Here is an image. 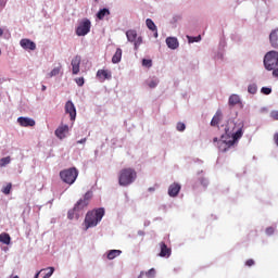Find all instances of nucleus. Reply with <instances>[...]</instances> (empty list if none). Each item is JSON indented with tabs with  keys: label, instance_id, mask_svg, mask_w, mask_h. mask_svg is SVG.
Instances as JSON below:
<instances>
[{
	"label": "nucleus",
	"instance_id": "49530a36",
	"mask_svg": "<svg viewBox=\"0 0 278 278\" xmlns=\"http://www.w3.org/2000/svg\"><path fill=\"white\" fill-rule=\"evenodd\" d=\"M154 38H157V30H154Z\"/></svg>",
	"mask_w": 278,
	"mask_h": 278
},
{
	"label": "nucleus",
	"instance_id": "393cba45",
	"mask_svg": "<svg viewBox=\"0 0 278 278\" xmlns=\"http://www.w3.org/2000/svg\"><path fill=\"white\" fill-rule=\"evenodd\" d=\"M123 252L121 250H111L108 253V260H115V257H118Z\"/></svg>",
	"mask_w": 278,
	"mask_h": 278
},
{
	"label": "nucleus",
	"instance_id": "6ab92c4d",
	"mask_svg": "<svg viewBox=\"0 0 278 278\" xmlns=\"http://www.w3.org/2000/svg\"><path fill=\"white\" fill-rule=\"evenodd\" d=\"M160 247H161L160 257H170L172 251L168 248V245H166V243L164 242H161Z\"/></svg>",
	"mask_w": 278,
	"mask_h": 278
},
{
	"label": "nucleus",
	"instance_id": "ea45409f",
	"mask_svg": "<svg viewBox=\"0 0 278 278\" xmlns=\"http://www.w3.org/2000/svg\"><path fill=\"white\" fill-rule=\"evenodd\" d=\"M266 233H267V236H273V233H275V228H273V227L266 228Z\"/></svg>",
	"mask_w": 278,
	"mask_h": 278
},
{
	"label": "nucleus",
	"instance_id": "58836bf2",
	"mask_svg": "<svg viewBox=\"0 0 278 278\" xmlns=\"http://www.w3.org/2000/svg\"><path fill=\"white\" fill-rule=\"evenodd\" d=\"M245 266H255V261H253V258H249L247 262H245Z\"/></svg>",
	"mask_w": 278,
	"mask_h": 278
},
{
	"label": "nucleus",
	"instance_id": "39448f33",
	"mask_svg": "<svg viewBox=\"0 0 278 278\" xmlns=\"http://www.w3.org/2000/svg\"><path fill=\"white\" fill-rule=\"evenodd\" d=\"M264 66L266 71H275L278 66V52L269 51L264 58Z\"/></svg>",
	"mask_w": 278,
	"mask_h": 278
},
{
	"label": "nucleus",
	"instance_id": "4468645a",
	"mask_svg": "<svg viewBox=\"0 0 278 278\" xmlns=\"http://www.w3.org/2000/svg\"><path fill=\"white\" fill-rule=\"evenodd\" d=\"M17 123L21 125V127H34L36 126V121L29 117H18Z\"/></svg>",
	"mask_w": 278,
	"mask_h": 278
},
{
	"label": "nucleus",
	"instance_id": "dca6fc26",
	"mask_svg": "<svg viewBox=\"0 0 278 278\" xmlns=\"http://www.w3.org/2000/svg\"><path fill=\"white\" fill-rule=\"evenodd\" d=\"M220 121H223V111L217 110L211 121V127H217V125L220 123Z\"/></svg>",
	"mask_w": 278,
	"mask_h": 278
},
{
	"label": "nucleus",
	"instance_id": "f3484780",
	"mask_svg": "<svg viewBox=\"0 0 278 278\" xmlns=\"http://www.w3.org/2000/svg\"><path fill=\"white\" fill-rule=\"evenodd\" d=\"M269 42L274 49H278V28L270 33Z\"/></svg>",
	"mask_w": 278,
	"mask_h": 278
},
{
	"label": "nucleus",
	"instance_id": "f03ea898",
	"mask_svg": "<svg viewBox=\"0 0 278 278\" xmlns=\"http://www.w3.org/2000/svg\"><path fill=\"white\" fill-rule=\"evenodd\" d=\"M103 216H105V208L103 207L89 211L85 217L86 230L90 229V227H97V225H99L103 219Z\"/></svg>",
	"mask_w": 278,
	"mask_h": 278
},
{
	"label": "nucleus",
	"instance_id": "603ef678",
	"mask_svg": "<svg viewBox=\"0 0 278 278\" xmlns=\"http://www.w3.org/2000/svg\"><path fill=\"white\" fill-rule=\"evenodd\" d=\"M11 278H18V276H13V277H11Z\"/></svg>",
	"mask_w": 278,
	"mask_h": 278
},
{
	"label": "nucleus",
	"instance_id": "5701e85b",
	"mask_svg": "<svg viewBox=\"0 0 278 278\" xmlns=\"http://www.w3.org/2000/svg\"><path fill=\"white\" fill-rule=\"evenodd\" d=\"M11 240L12 238L7 232L0 233V242H2V244H10Z\"/></svg>",
	"mask_w": 278,
	"mask_h": 278
},
{
	"label": "nucleus",
	"instance_id": "f8f14e48",
	"mask_svg": "<svg viewBox=\"0 0 278 278\" xmlns=\"http://www.w3.org/2000/svg\"><path fill=\"white\" fill-rule=\"evenodd\" d=\"M20 45L23 49H25L26 51H36V43L29 39H22L20 41Z\"/></svg>",
	"mask_w": 278,
	"mask_h": 278
},
{
	"label": "nucleus",
	"instance_id": "6e6552de",
	"mask_svg": "<svg viewBox=\"0 0 278 278\" xmlns=\"http://www.w3.org/2000/svg\"><path fill=\"white\" fill-rule=\"evenodd\" d=\"M126 38L128 42H134L136 51L142 45V37H138V31L136 29H129L126 31Z\"/></svg>",
	"mask_w": 278,
	"mask_h": 278
},
{
	"label": "nucleus",
	"instance_id": "8fccbe9b",
	"mask_svg": "<svg viewBox=\"0 0 278 278\" xmlns=\"http://www.w3.org/2000/svg\"><path fill=\"white\" fill-rule=\"evenodd\" d=\"M143 275H144V274H142V273H141V274L139 275V277H138V278H142V277H143Z\"/></svg>",
	"mask_w": 278,
	"mask_h": 278
},
{
	"label": "nucleus",
	"instance_id": "f704fd0d",
	"mask_svg": "<svg viewBox=\"0 0 278 278\" xmlns=\"http://www.w3.org/2000/svg\"><path fill=\"white\" fill-rule=\"evenodd\" d=\"M261 92H262L263 94H270V92H273V89H271V88H268V87H263V88L261 89Z\"/></svg>",
	"mask_w": 278,
	"mask_h": 278
},
{
	"label": "nucleus",
	"instance_id": "7ed1b4c3",
	"mask_svg": "<svg viewBox=\"0 0 278 278\" xmlns=\"http://www.w3.org/2000/svg\"><path fill=\"white\" fill-rule=\"evenodd\" d=\"M138 177V173H136V169L131 167H126L121 169L118 175V184L119 186L127 187L131 186L136 181V178Z\"/></svg>",
	"mask_w": 278,
	"mask_h": 278
},
{
	"label": "nucleus",
	"instance_id": "a211bd4d",
	"mask_svg": "<svg viewBox=\"0 0 278 278\" xmlns=\"http://www.w3.org/2000/svg\"><path fill=\"white\" fill-rule=\"evenodd\" d=\"M166 45L168 49H178L179 48V41L175 37H167L166 38Z\"/></svg>",
	"mask_w": 278,
	"mask_h": 278
},
{
	"label": "nucleus",
	"instance_id": "0eeeda50",
	"mask_svg": "<svg viewBox=\"0 0 278 278\" xmlns=\"http://www.w3.org/2000/svg\"><path fill=\"white\" fill-rule=\"evenodd\" d=\"M92 27V23L88 18H84L76 28L77 36H88L90 34V28Z\"/></svg>",
	"mask_w": 278,
	"mask_h": 278
},
{
	"label": "nucleus",
	"instance_id": "9d476101",
	"mask_svg": "<svg viewBox=\"0 0 278 278\" xmlns=\"http://www.w3.org/2000/svg\"><path fill=\"white\" fill-rule=\"evenodd\" d=\"M54 134L56 138H59L60 140H64V138H66V134H68V125L59 126Z\"/></svg>",
	"mask_w": 278,
	"mask_h": 278
},
{
	"label": "nucleus",
	"instance_id": "b1692460",
	"mask_svg": "<svg viewBox=\"0 0 278 278\" xmlns=\"http://www.w3.org/2000/svg\"><path fill=\"white\" fill-rule=\"evenodd\" d=\"M146 25L150 31H157V26H155V23L151 18L146 20Z\"/></svg>",
	"mask_w": 278,
	"mask_h": 278
},
{
	"label": "nucleus",
	"instance_id": "4be33fe9",
	"mask_svg": "<svg viewBox=\"0 0 278 278\" xmlns=\"http://www.w3.org/2000/svg\"><path fill=\"white\" fill-rule=\"evenodd\" d=\"M229 105L233 106V105H238V103H240V96L238 94H231L229 97L228 100Z\"/></svg>",
	"mask_w": 278,
	"mask_h": 278
},
{
	"label": "nucleus",
	"instance_id": "2eb2a0df",
	"mask_svg": "<svg viewBox=\"0 0 278 278\" xmlns=\"http://www.w3.org/2000/svg\"><path fill=\"white\" fill-rule=\"evenodd\" d=\"M181 190V185L174 182L168 188V194L169 197H177Z\"/></svg>",
	"mask_w": 278,
	"mask_h": 278
},
{
	"label": "nucleus",
	"instance_id": "412c9836",
	"mask_svg": "<svg viewBox=\"0 0 278 278\" xmlns=\"http://www.w3.org/2000/svg\"><path fill=\"white\" fill-rule=\"evenodd\" d=\"M105 16H110V10H108V9H101L97 13V17L99 18V21H103L105 18Z\"/></svg>",
	"mask_w": 278,
	"mask_h": 278
},
{
	"label": "nucleus",
	"instance_id": "7c9ffc66",
	"mask_svg": "<svg viewBox=\"0 0 278 278\" xmlns=\"http://www.w3.org/2000/svg\"><path fill=\"white\" fill-rule=\"evenodd\" d=\"M248 92H250V94H255V92H257V86L256 85H250L248 87Z\"/></svg>",
	"mask_w": 278,
	"mask_h": 278
},
{
	"label": "nucleus",
	"instance_id": "c756f323",
	"mask_svg": "<svg viewBox=\"0 0 278 278\" xmlns=\"http://www.w3.org/2000/svg\"><path fill=\"white\" fill-rule=\"evenodd\" d=\"M142 66H146V68H151V66H153V61H151L149 59H143Z\"/></svg>",
	"mask_w": 278,
	"mask_h": 278
},
{
	"label": "nucleus",
	"instance_id": "f257e3e1",
	"mask_svg": "<svg viewBox=\"0 0 278 278\" xmlns=\"http://www.w3.org/2000/svg\"><path fill=\"white\" fill-rule=\"evenodd\" d=\"M244 124L242 122L236 123L228 121L225 126V135H222L218 140V149L222 153H227L231 147L236 144V141L240 140L244 134Z\"/></svg>",
	"mask_w": 278,
	"mask_h": 278
},
{
	"label": "nucleus",
	"instance_id": "c03bdc74",
	"mask_svg": "<svg viewBox=\"0 0 278 278\" xmlns=\"http://www.w3.org/2000/svg\"><path fill=\"white\" fill-rule=\"evenodd\" d=\"M3 36V29L0 28V37Z\"/></svg>",
	"mask_w": 278,
	"mask_h": 278
},
{
	"label": "nucleus",
	"instance_id": "473e14b6",
	"mask_svg": "<svg viewBox=\"0 0 278 278\" xmlns=\"http://www.w3.org/2000/svg\"><path fill=\"white\" fill-rule=\"evenodd\" d=\"M177 131H186V124L179 122L176 126Z\"/></svg>",
	"mask_w": 278,
	"mask_h": 278
},
{
	"label": "nucleus",
	"instance_id": "423d86ee",
	"mask_svg": "<svg viewBox=\"0 0 278 278\" xmlns=\"http://www.w3.org/2000/svg\"><path fill=\"white\" fill-rule=\"evenodd\" d=\"M92 200V191H87L84 195V199H80L79 201L76 202L74 205V210L77 212H81L90 205V201Z\"/></svg>",
	"mask_w": 278,
	"mask_h": 278
},
{
	"label": "nucleus",
	"instance_id": "c85d7f7f",
	"mask_svg": "<svg viewBox=\"0 0 278 278\" xmlns=\"http://www.w3.org/2000/svg\"><path fill=\"white\" fill-rule=\"evenodd\" d=\"M60 71H62V66L54 67V68L49 73V77H55L56 75H60Z\"/></svg>",
	"mask_w": 278,
	"mask_h": 278
},
{
	"label": "nucleus",
	"instance_id": "c9c22d12",
	"mask_svg": "<svg viewBox=\"0 0 278 278\" xmlns=\"http://www.w3.org/2000/svg\"><path fill=\"white\" fill-rule=\"evenodd\" d=\"M75 81H76L77 86H80V87L84 86V84H85L84 77H78L75 79Z\"/></svg>",
	"mask_w": 278,
	"mask_h": 278
},
{
	"label": "nucleus",
	"instance_id": "09e8293b",
	"mask_svg": "<svg viewBox=\"0 0 278 278\" xmlns=\"http://www.w3.org/2000/svg\"><path fill=\"white\" fill-rule=\"evenodd\" d=\"M153 190H155V189H154V188H149V191H150V192H153Z\"/></svg>",
	"mask_w": 278,
	"mask_h": 278
},
{
	"label": "nucleus",
	"instance_id": "cd10ccee",
	"mask_svg": "<svg viewBox=\"0 0 278 278\" xmlns=\"http://www.w3.org/2000/svg\"><path fill=\"white\" fill-rule=\"evenodd\" d=\"M10 162H12V159L10 156H5L0 159V166H8V164H10Z\"/></svg>",
	"mask_w": 278,
	"mask_h": 278
},
{
	"label": "nucleus",
	"instance_id": "9b49d317",
	"mask_svg": "<svg viewBox=\"0 0 278 278\" xmlns=\"http://www.w3.org/2000/svg\"><path fill=\"white\" fill-rule=\"evenodd\" d=\"M97 78L101 83L105 81V79H112V72H110L109 70H99L97 72Z\"/></svg>",
	"mask_w": 278,
	"mask_h": 278
},
{
	"label": "nucleus",
	"instance_id": "de8ad7c7",
	"mask_svg": "<svg viewBox=\"0 0 278 278\" xmlns=\"http://www.w3.org/2000/svg\"><path fill=\"white\" fill-rule=\"evenodd\" d=\"M41 90L42 91L47 90V86H42Z\"/></svg>",
	"mask_w": 278,
	"mask_h": 278
},
{
	"label": "nucleus",
	"instance_id": "bb28decb",
	"mask_svg": "<svg viewBox=\"0 0 278 278\" xmlns=\"http://www.w3.org/2000/svg\"><path fill=\"white\" fill-rule=\"evenodd\" d=\"M46 270H49V271L43 276V278H50L53 275V273H55L54 267H48ZM38 275H40V273H37L35 275V278H38Z\"/></svg>",
	"mask_w": 278,
	"mask_h": 278
},
{
	"label": "nucleus",
	"instance_id": "4c0bfd02",
	"mask_svg": "<svg viewBox=\"0 0 278 278\" xmlns=\"http://www.w3.org/2000/svg\"><path fill=\"white\" fill-rule=\"evenodd\" d=\"M149 88H156L157 87V80H151L148 83Z\"/></svg>",
	"mask_w": 278,
	"mask_h": 278
},
{
	"label": "nucleus",
	"instance_id": "e433bc0d",
	"mask_svg": "<svg viewBox=\"0 0 278 278\" xmlns=\"http://www.w3.org/2000/svg\"><path fill=\"white\" fill-rule=\"evenodd\" d=\"M147 277H155V269L151 268L150 270L147 271Z\"/></svg>",
	"mask_w": 278,
	"mask_h": 278
},
{
	"label": "nucleus",
	"instance_id": "2f4dec72",
	"mask_svg": "<svg viewBox=\"0 0 278 278\" xmlns=\"http://www.w3.org/2000/svg\"><path fill=\"white\" fill-rule=\"evenodd\" d=\"M189 42H200L201 40V35L197 36V37H191V36H187Z\"/></svg>",
	"mask_w": 278,
	"mask_h": 278
},
{
	"label": "nucleus",
	"instance_id": "864d4df0",
	"mask_svg": "<svg viewBox=\"0 0 278 278\" xmlns=\"http://www.w3.org/2000/svg\"><path fill=\"white\" fill-rule=\"evenodd\" d=\"M1 53H2V52H1V49H0V55H1Z\"/></svg>",
	"mask_w": 278,
	"mask_h": 278
},
{
	"label": "nucleus",
	"instance_id": "79ce46f5",
	"mask_svg": "<svg viewBox=\"0 0 278 278\" xmlns=\"http://www.w3.org/2000/svg\"><path fill=\"white\" fill-rule=\"evenodd\" d=\"M86 140H87L86 138H83L77 141V144H85Z\"/></svg>",
	"mask_w": 278,
	"mask_h": 278
},
{
	"label": "nucleus",
	"instance_id": "37998d69",
	"mask_svg": "<svg viewBox=\"0 0 278 278\" xmlns=\"http://www.w3.org/2000/svg\"><path fill=\"white\" fill-rule=\"evenodd\" d=\"M273 75H274V77H278V68H274Z\"/></svg>",
	"mask_w": 278,
	"mask_h": 278
},
{
	"label": "nucleus",
	"instance_id": "ddd939ff",
	"mask_svg": "<svg viewBox=\"0 0 278 278\" xmlns=\"http://www.w3.org/2000/svg\"><path fill=\"white\" fill-rule=\"evenodd\" d=\"M72 73L73 75H78L79 74V66L81 64V56L76 55L73 60H72Z\"/></svg>",
	"mask_w": 278,
	"mask_h": 278
},
{
	"label": "nucleus",
	"instance_id": "aec40b11",
	"mask_svg": "<svg viewBox=\"0 0 278 278\" xmlns=\"http://www.w3.org/2000/svg\"><path fill=\"white\" fill-rule=\"evenodd\" d=\"M122 59H123V50L121 48H117L115 54L112 58V63L118 64V62H121Z\"/></svg>",
	"mask_w": 278,
	"mask_h": 278
},
{
	"label": "nucleus",
	"instance_id": "1a4fd4ad",
	"mask_svg": "<svg viewBox=\"0 0 278 278\" xmlns=\"http://www.w3.org/2000/svg\"><path fill=\"white\" fill-rule=\"evenodd\" d=\"M65 114L70 115L71 121L77 118V109H75V104L71 100L65 103Z\"/></svg>",
	"mask_w": 278,
	"mask_h": 278
},
{
	"label": "nucleus",
	"instance_id": "a18cd8bd",
	"mask_svg": "<svg viewBox=\"0 0 278 278\" xmlns=\"http://www.w3.org/2000/svg\"><path fill=\"white\" fill-rule=\"evenodd\" d=\"M213 142H218V138L215 137V138L213 139Z\"/></svg>",
	"mask_w": 278,
	"mask_h": 278
},
{
	"label": "nucleus",
	"instance_id": "a19ab883",
	"mask_svg": "<svg viewBox=\"0 0 278 278\" xmlns=\"http://www.w3.org/2000/svg\"><path fill=\"white\" fill-rule=\"evenodd\" d=\"M271 117L274 118V121H278V111L271 112Z\"/></svg>",
	"mask_w": 278,
	"mask_h": 278
},
{
	"label": "nucleus",
	"instance_id": "a878e982",
	"mask_svg": "<svg viewBox=\"0 0 278 278\" xmlns=\"http://www.w3.org/2000/svg\"><path fill=\"white\" fill-rule=\"evenodd\" d=\"M77 210H75V207L73 210H70L67 213V218L70 220H73V218H79V214H77Z\"/></svg>",
	"mask_w": 278,
	"mask_h": 278
},
{
	"label": "nucleus",
	"instance_id": "72a5a7b5",
	"mask_svg": "<svg viewBox=\"0 0 278 278\" xmlns=\"http://www.w3.org/2000/svg\"><path fill=\"white\" fill-rule=\"evenodd\" d=\"M11 190H12V184H8V185L3 188L2 192H3V194H10Z\"/></svg>",
	"mask_w": 278,
	"mask_h": 278
},
{
	"label": "nucleus",
	"instance_id": "20e7f679",
	"mask_svg": "<svg viewBox=\"0 0 278 278\" xmlns=\"http://www.w3.org/2000/svg\"><path fill=\"white\" fill-rule=\"evenodd\" d=\"M60 177L64 184L73 186V182L77 181V177H79V170H77L75 167L63 169L60 172Z\"/></svg>",
	"mask_w": 278,
	"mask_h": 278
},
{
	"label": "nucleus",
	"instance_id": "3c124183",
	"mask_svg": "<svg viewBox=\"0 0 278 278\" xmlns=\"http://www.w3.org/2000/svg\"><path fill=\"white\" fill-rule=\"evenodd\" d=\"M3 5V2L0 0V7H2Z\"/></svg>",
	"mask_w": 278,
	"mask_h": 278
}]
</instances>
